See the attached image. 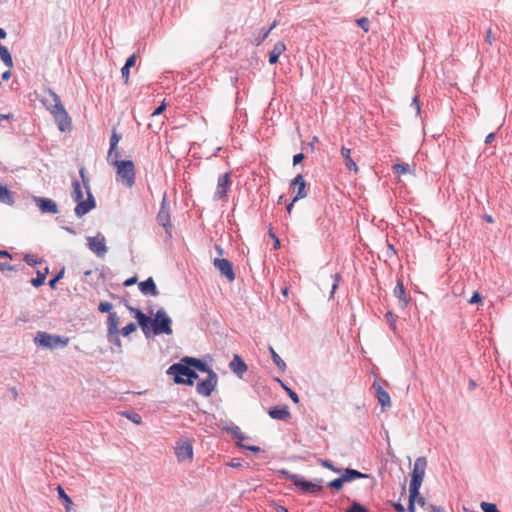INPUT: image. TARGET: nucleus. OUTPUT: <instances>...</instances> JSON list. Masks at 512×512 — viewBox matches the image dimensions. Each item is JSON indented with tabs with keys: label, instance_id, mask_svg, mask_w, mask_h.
Wrapping results in <instances>:
<instances>
[{
	"label": "nucleus",
	"instance_id": "2f4dec72",
	"mask_svg": "<svg viewBox=\"0 0 512 512\" xmlns=\"http://www.w3.org/2000/svg\"><path fill=\"white\" fill-rule=\"evenodd\" d=\"M269 352L271 354L272 360L275 365L283 372L286 369L285 362L281 359V357L276 353L273 347H269Z\"/></svg>",
	"mask_w": 512,
	"mask_h": 512
},
{
	"label": "nucleus",
	"instance_id": "58836bf2",
	"mask_svg": "<svg viewBox=\"0 0 512 512\" xmlns=\"http://www.w3.org/2000/svg\"><path fill=\"white\" fill-rule=\"evenodd\" d=\"M24 261L29 265H36L41 263V260H39L34 254H26L24 256Z\"/></svg>",
	"mask_w": 512,
	"mask_h": 512
},
{
	"label": "nucleus",
	"instance_id": "6ab92c4d",
	"mask_svg": "<svg viewBox=\"0 0 512 512\" xmlns=\"http://www.w3.org/2000/svg\"><path fill=\"white\" fill-rule=\"evenodd\" d=\"M351 153V149L346 147L341 148V155L344 159V165L346 169L358 173L359 167L357 166L356 162L352 159Z\"/></svg>",
	"mask_w": 512,
	"mask_h": 512
},
{
	"label": "nucleus",
	"instance_id": "a211bd4d",
	"mask_svg": "<svg viewBox=\"0 0 512 512\" xmlns=\"http://www.w3.org/2000/svg\"><path fill=\"white\" fill-rule=\"evenodd\" d=\"M139 289L144 295L157 296L158 289L152 277L139 283Z\"/></svg>",
	"mask_w": 512,
	"mask_h": 512
},
{
	"label": "nucleus",
	"instance_id": "338daca9",
	"mask_svg": "<svg viewBox=\"0 0 512 512\" xmlns=\"http://www.w3.org/2000/svg\"><path fill=\"white\" fill-rule=\"evenodd\" d=\"M275 510L277 512H288V510L285 507L280 506V505H275Z\"/></svg>",
	"mask_w": 512,
	"mask_h": 512
},
{
	"label": "nucleus",
	"instance_id": "680f3d73",
	"mask_svg": "<svg viewBox=\"0 0 512 512\" xmlns=\"http://www.w3.org/2000/svg\"><path fill=\"white\" fill-rule=\"evenodd\" d=\"M393 507L399 512H404L405 510L404 506L401 503H394Z\"/></svg>",
	"mask_w": 512,
	"mask_h": 512
},
{
	"label": "nucleus",
	"instance_id": "09e8293b",
	"mask_svg": "<svg viewBox=\"0 0 512 512\" xmlns=\"http://www.w3.org/2000/svg\"><path fill=\"white\" fill-rule=\"evenodd\" d=\"M16 268L12 265H10L9 263L7 262H0V271L1 272H5V271H15Z\"/></svg>",
	"mask_w": 512,
	"mask_h": 512
},
{
	"label": "nucleus",
	"instance_id": "37998d69",
	"mask_svg": "<svg viewBox=\"0 0 512 512\" xmlns=\"http://www.w3.org/2000/svg\"><path fill=\"white\" fill-rule=\"evenodd\" d=\"M112 309V304L109 303V302H101L98 306V310L102 313H107V312H110V310Z\"/></svg>",
	"mask_w": 512,
	"mask_h": 512
},
{
	"label": "nucleus",
	"instance_id": "423d86ee",
	"mask_svg": "<svg viewBox=\"0 0 512 512\" xmlns=\"http://www.w3.org/2000/svg\"><path fill=\"white\" fill-rule=\"evenodd\" d=\"M174 452L179 463H192L194 458L193 442L187 437L179 438L175 443Z\"/></svg>",
	"mask_w": 512,
	"mask_h": 512
},
{
	"label": "nucleus",
	"instance_id": "a19ab883",
	"mask_svg": "<svg viewBox=\"0 0 512 512\" xmlns=\"http://www.w3.org/2000/svg\"><path fill=\"white\" fill-rule=\"evenodd\" d=\"M356 22L365 32L369 31L370 26H369L368 18L362 17V18L358 19Z\"/></svg>",
	"mask_w": 512,
	"mask_h": 512
},
{
	"label": "nucleus",
	"instance_id": "de8ad7c7",
	"mask_svg": "<svg viewBox=\"0 0 512 512\" xmlns=\"http://www.w3.org/2000/svg\"><path fill=\"white\" fill-rule=\"evenodd\" d=\"M485 41L491 46L493 45L495 38L493 37L491 28L486 30Z\"/></svg>",
	"mask_w": 512,
	"mask_h": 512
},
{
	"label": "nucleus",
	"instance_id": "f704fd0d",
	"mask_svg": "<svg viewBox=\"0 0 512 512\" xmlns=\"http://www.w3.org/2000/svg\"><path fill=\"white\" fill-rule=\"evenodd\" d=\"M480 507L482 509L483 512H500L497 508V506L493 503H489V502H482L480 504Z\"/></svg>",
	"mask_w": 512,
	"mask_h": 512
},
{
	"label": "nucleus",
	"instance_id": "864d4df0",
	"mask_svg": "<svg viewBox=\"0 0 512 512\" xmlns=\"http://www.w3.org/2000/svg\"><path fill=\"white\" fill-rule=\"evenodd\" d=\"M333 279H334V283L332 285V291H331L332 294L336 291V289H337V287L339 285V281L341 279L340 274H338V273L334 274L333 275Z\"/></svg>",
	"mask_w": 512,
	"mask_h": 512
},
{
	"label": "nucleus",
	"instance_id": "f8f14e48",
	"mask_svg": "<svg viewBox=\"0 0 512 512\" xmlns=\"http://www.w3.org/2000/svg\"><path fill=\"white\" fill-rule=\"evenodd\" d=\"M213 265L229 282H233L235 280L236 276L233 270V265L228 259L215 258Z\"/></svg>",
	"mask_w": 512,
	"mask_h": 512
},
{
	"label": "nucleus",
	"instance_id": "dca6fc26",
	"mask_svg": "<svg viewBox=\"0 0 512 512\" xmlns=\"http://www.w3.org/2000/svg\"><path fill=\"white\" fill-rule=\"evenodd\" d=\"M121 140V134L113 131L110 138V148L108 151L107 159L112 160L114 157H120V153L118 151V143Z\"/></svg>",
	"mask_w": 512,
	"mask_h": 512
},
{
	"label": "nucleus",
	"instance_id": "69168bd1",
	"mask_svg": "<svg viewBox=\"0 0 512 512\" xmlns=\"http://www.w3.org/2000/svg\"><path fill=\"white\" fill-rule=\"evenodd\" d=\"M10 77H11V72H10L9 70H8V71H6V72H4V73L2 74V79H3L4 81L9 80V79H10Z\"/></svg>",
	"mask_w": 512,
	"mask_h": 512
},
{
	"label": "nucleus",
	"instance_id": "5fc2aeb1",
	"mask_svg": "<svg viewBox=\"0 0 512 512\" xmlns=\"http://www.w3.org/2000/svg\"><path fill=\"white\" fill-rule=\"evenodd\" d=\"M166 103L163 102L158 108H156L154 110V112L152 113V116H157V115H160L165 109H166Z\"/></svg>",
	"mask_w": 512,
	"mask_h": 512
},
{
	"label": "nucleus",
	"instance_id": "393cba45",
	"mask_svg": "<svg viewBox=\"0 0 512 512\" xmlns=\"http://www.w3.org/2000/svg\"><path fill=\"white\" fill-rule=\"evenodd\" d=\"M377 399L381 404L382 408L391 407V400L388 392H386L381 386L377 388Z\"/></svg>",
	"mask_w": 512,
	"mask_h": 512
},
{
	"label": "nucleus",
	"instance_id": "a878e982",
	"mask_svg": "<svg viewBox=\"0 0 512 512\" xmlns=\"http://www.w3.org/2000/svg\"><path fill=\"white\" fill-rule=\"evenodd\" d=\"M0 202L12 205L14 203V199L10 190L0 184Z\"/></svg>",
	"mask_w": 512,
	"mask_h": 512
},
{
	"label": "nucleus",
	"instance_id": "7c9ffc66",
	"mask_svg": "<svg viewBox=\"0 0 512 512\" xmlns=\"http://www.w3.org/2000/svg\"><path fill=\"white\" fill-rule=\"evenodd\" d=\"M393 171L395 174L398 175V177L404 175V174H407V173H413L411 167L409 164H395L393 165L392 167Z\"/></svg>",
	"mask_w": 512,
	"mask_h": 512
},
{
	"label": "nucleus",
	"instance_id": "39448f33",
	"mask_svg": "<svg viewBox=\"0 0 512 512\" xmlns=\"http://www.w3.org/2000/svg\"><path fill=\"white\" fill-rule=\"evenodd\" d=\"M167 373L174 376V381L177 384L192 385L194 380L198 379V375L194 370L181 363L170 366Z\"/></svg>",
	"mask_w": 512,
	"mask_h": 512
},
{
	"label": "nucleus",
	"instance_id": "3c124183",
	"mask_svg": "<svg viewBox=\"0 0 512 512\" xmlns=\"http://www.w3.org/2000/svg\"><path fill=\"white\" fill-rule=\"evenodd\" d=\"M130 68L123 66L121 69V75L124 80V82L127 84L129 82V76H130Z\"/></svg>",
	"mask_w": 512,
	"mask_h": 512
},
{
	"label": "nucleus",
	"instance_id": "2eb2a0df",
	"mask_svg": "<svg viewBox=\"0 0 512 512\" xmlns=\"http://www.w3.org/2000/svg\"><path fill=\"white\" fill-rule=\"evenodd\" d=\"M291 187H297V194L296 196L293 198V202H296L298 201L299 199H303L307 196V192H306V181L304 179V177L299 174L297 175L291 182L290 184Z\"/></svg>",
	"mask_w": 512,
	"mask_h": 512
},
{
	"label": "nucleus",
	"instance_id": "6e6d98bb",
	"mask_svg": "<svg viewBox=\"0 0 512 512\" xmlns=\"http://www.w3.org/2000/svg\"><path fill=\"white\" fill-rule=\"evenodd\" d=\"M303 159H304V154H303V153H298V154L294 155V157H293V164H294V165H297V164H299Z\"/></svg>",
	"mask_w": 512,
	"mask_h": 512
},
{
	"label": "nucleus",
	"instance_id": "8fccbe9b",
	"mask_svg": "<svg viewBox=\"0 0 512 512\" xmlns=\"http://www.w3.org/2000/svg\"><path fill=\"white\" fill-rule=\"evenodd\" d=\"M416 497L409 493V506H408V512H415V502Z\"/></svg>",
	"mask_w": 512,
	"mask_h": 512
},
{
	"label": "nucleus",
	"instance_id": "c03bdc74",
	"mask_svg": "<svg viewBox=\"0 0 512 512\" xmlns=\"http://www.w3.org/2000/svg\"><path fill=\"white\" fill-rule=\"evenodd\" d=\"M283 388L286 390V392L288 393V395L290 396L291 400L294 402V403H299V397L298 395L293 391L291 390L290 388H288L287 386H285L284 384L282 385Z\"/></svg>",
	"mask_w": 512,
	"mask_h": 512
},
{
	"label": "nucleus",
	"instance_id": "72a5a7b5",
	"mask_svg": "<svg viewBox=\"0 0 512 512\" xmlns=\"http://www.w3.org/2000/svg\"><path fill=\"white\" fill-rule=\"evenodd\" d=\"M189 363L197 370L201 371V372H205L207 373V375H209V371H213L212 369H210L205 363H203L201 360L199 359H189Z\"/></svg>",
	"mask_w": 512,
	"mask_h": 512
},
{
	"label": "nucleus",
	"instance_id": "c85d7f7f",
	"mask_svg": "<svg viewBox=\"0 0 512 512\" xmlns=\"http://www.w3.org/2000/svg\"><path fill=\"white\" fill-rule=\"evenodd\" d=\"M346 482H349V481H352V480H355L357 478H367L368 475L366 474H363L357 470H354V469H347L345 471V473L343 474Z\"/></svg>",
	"mask_w": 512,
	"mask_h": 512
},
{
	"label": "nucleus",
	"instance_id": "052dcab7",
	"mask_svg": "<svg viewBox=\"0 0 512 512\" xmlns=\"http://www.w3.org/2000/svg\"><path fill=\"white\" fill-rule=\"evenodd\" d=\"M495 133H489L485 138V143L490 144L495 140Z\"/></svg>",
	"mask_w": 512,
	"mask_h": 512
},
{
	"label": "nucleus",
	"instance_id": "f3484780",
	"mask_svg": "<svg viewBox=\"0 0 512 512\" xmlns=\"http://www.w3.org/2000/svg\"><path fill=\"white\" fill-rule=\"evenodd\" d=\"M294 484L296 485V487L300 488L302 491L309 492V493L318 492L322 488L321 485H319L317 483L306 481V480H303L300 478H296L294 480Z\"/></svg>",
	"mask_w": 512,
	"mask_h": 512
},
{
	"label": "nucleus",
	"instance_id": "4468645a",
	"mask_svg": "<svg viewBox=\"0 0 512 512\" xmlns=\"http://www.w3.org/2000/svg\"><path fill=\"white\" fill-rule=\"evenodd\" d=\"M34 201L42 213H58V206L56 202L50 198L35 197Z\"/></svg>",
	"mask_w": 512,
	"mask_h": 512
},
{
	"label": "nucleus",
	"instance_id": "6e6552de",
	"mask_svg": "<svg viewBox=\"0 0 512 512\" xmlns=\"http://www.w3.org/2000/svg\"><path fill=\"white\" fill-rule=\"evenodd\" d=\"M217 382V374L214 371H209V375H207L205 379H202L197 383V393L204 397L210 396L211 393L214 391Z\"/></svg>",
	"mask_w": 512,
	"mask_h": 512
},
{
	"label": "nucleus",
	"instance_id": "49530a36",
	"mask_svg": "<svg viewBox=\"0 0 512 512\" xmlns=\"http://www.w3.org/2000/svg\"><path fill=\"white\" fill-rule=\"evenodd\" d=\"M482 302V297L479 292L475 291L469 300L470 304H478Z\"/></svg>",
	"mask_w": 512,
	"mask_h": 512
},
{
	"label": "nucleus",
	"instance_id": "412c9836",
	"mask_svg": "<svg viewBox=\"0 0 512 512\" xmlns=\"http://www.w3.org/2000/svg\"><path fill=\"white\" fill-rule=\"evenodd\" d=\"M63 113L64 114L56 113L53 116L58 123L59 129L61 131H66L67 129H69L71 127V120H70V117L65 109H64Z\"/></svg>",
	"mask_w": 512,
	"mask_h": 512
},
{
	"label": "nucleus",
	"instance_id": "20e7f679",
	"mask_svg": "<svg viewBox=\"0 0 512 512\" xmlns=\"http://www.w3.org/2000/svg\"><path fill=\"white\" fill-rule=\"evenodd\" d=\"M426 467L427 460L425 457H418L415 460L409 486V493L413 496H418L419 494V490L425 476Z\"/></svg>",
	"mask_w": 512,
	"mask_h": 512
},
{
	"label": "nucleus",
	"instance_id": "ddd939ff",
	"mask_svg": "<svg viewBox=\"0 0 512 512\" xmlns=\"http://www.w3.org/2000/svg\"><path fill=\"white\" fill-rule=\"evenodd\" d=\"M88 247L97 256L102 257L107 252L104 236L98 235L95 237H88Z\"/></svg>",
	"mask_w": 512,
	"mask_h": 512
},
{
	"label": "nucleus",
	"instance_id": "bb28decb",
	"mask_svg": "<svg viewBox=\"0 0 512 512\" xmlns=\"http://www.w3.org/2000/svg\"><path fill=\"white\" fill-rule=\"evenodd\" d=\"M394 295L396 298H398L404 306L408 304V300L405 296V290L403 283L401 281H398L395 289H394Z\"/></svg>",
	"mask_w": 512,
	"mask_h": 512
},
{
	"label": "nucleus",
	"instance_id": "1a4fd4ad",
	"mask_svg": "<svg viewBox=\"0 0 512 512\" xmlns=\"http://www.w3.org/2000/svg\"><path fill=\"white\" fill-rule=\"evenodd\" d=\"M119 317L116 313H110L107 320V338L109 342L121 347L119 338Z\"/></svg>",
	"mask_w": 512,
	"mask_h": 512
},
{
	"label": "nucleus",
	"instance_id": "603ef678",
	"mask_svg": "<svg viewBox=\"0 0 512 512\" xmlns=\"http://www.w3.org/2000/svg\"><path fill=\"white\" fill-rule=\"evenodd\" d=\"M135 63H136V55L132 54L131 56L128 57L124 66L131 68L135 65Z\"/></svg>",
	"mask_w": 512,
	"mask_h": 512
},
{
	"label": "nucleus",
	"instance_id": "cd10ccee",
	"mask_svg": "<svg viewBox=\"0 0 512 512\" xmlns=\"http://www.w3.org/2000/svg\"><path fill=\"white\" fill-rule=\"evenodd\" d=\"M0 58L7 67L11 68L13 66L12 57L8 49L2 44H0Z\"/></svg>",
	"mask_w": 512,
	"mask_h": 512
},
{
	"label": "nucleus",
	"instance_id": "9d476101",
	"mask_svg": "<svg viewBox=\"0 0 512 512\" xmlns=\"http://www.w3.org/2000/svg\"><path fill=\"white\" fill-rule=\"evenodd\" d=\"M43 103L52 115L56 113L64 114L63 112L65 108L61 103L60 97L52 90H48L46 92V95L43 98Z\"/></svg>",
	"mask_w": 512,
	"mask_h": 512
},
{
	"label": "nucleus",
	"instance_id": "e2e57ef3",
	"mask_svg": "<svg viewBox=\"0 0 512 512\" xmlns=\"http://www.w3.org/2000/svg\"><path fill=\"white\" fill-rule=\"evenodd\" d=\"M0 257L11 259V254L6 250H0Z\"/></svg>",
	"mask_w": 512,
	"mask_h": 512
},
{
	"label": "nucleus",
	"instance_id": "79ce46f5",
	"mask_svg": "<svg viewBox=\"0 0 512 512\" xmlns=\"http://www.w3.org/2000/svg\"><path fill=\"white\" fill-rule=\"evenodd\" d=\"M63 275H64V269H62L53 279H51L49 281V286L52 289H55L57 282L63 277Z\"/></svg>",
	"mask_w": 512,
	"mask_h": 512
},
{
	"label": "nucleus",
	"instance_id": "0e129e2a",
	"mask_svg": "<svg viewBox=\"0 0 512 512\" xmlns=\"http://www.w3.org/2000/svg\"><path fill=\"white\" fill-rule=\"evenodd\" d=\"M416 501L420 506L425 505V499L422 496H420V494H418V497H416Z\"/></svg>",
	"mask_w": 512,
	"mask_h": 512
},
{
	"label": "nucleus",
	"instance_id": "9b49d317",
	"mask_svg": "<svg viewBox=\"0 0 512 512\" xmlns=\"http://www.w3.org/2000/svg\"><path fill=\"white\" fill-rule=\"evenodd\" d=\"M232 184L231 176L229 173H224L218 177L217 180V187L214 192V199L215 200H222L226 199L227 192L230 189V186Z\"/></svg>",
	"mask_w": 512,
	"mask_h": 512
},
{
	"label": "nucleus",
	"instance_id": "f257e3e1",
	"mask_svg": "<svg viewBox=\"0 0 512 512\" xmlns=\"http://www.w3.org/2000/svg\"><path fill=\"white\" fill-rule=\"evenodd\" d=\"M126 308L134 314L141 327L143 333L148 336L152 331L153 334H172L171 319L163 309L156 312L154 319L146 316L141 310L132 307L128 303L125 304Z\"/></svg>",
	"mask_w": 512,
	"mask_h": 512
},
{
	"label": "nucleus",
	"instance_id": "774afa93",
	"mask_svg": "<svg viewBox=\"0 0 512 512\" xmlns=\"http://www.w3.org/2000/svg\"><path fill=\"white\" fill-rule=\"evenodd\" d=\"M273 240H274V248L278 249L280 247V240H279V238L275 237V239H273Z\"/></svg>",
	"mask_w": 512,
	"mask_h": 512
},
{
	"label": "nucleus",
	"instance_id": "7ed1b4c3",
	"mask_svg": "<svg viewBox=\"0 0 512 512\" xmlns=\"http://www.w3.org/2000/svg\"><path fill=\"white\" fill-rule=\"evenodd\" d=\"M108 162L115 168L116 180L126 188H132L135 184L136 170L133 161L120 160V157H114Z\"/></svg>",
	"mask_w": 512,
	"mask_h": 512
},
{
	"label": "nucleus",
	"instance_id": "c756f323",
	"mask_svg": "<svg viewBox=\"0 0 512 512\" xmlns=\"http://www.w3.org/2000/svg\"><path fill=\"white\" fill-rule=\"evenodd\" d=\"M48 272H49L48 267H45L43 272H41V271H37V277H36V278H33V279L31 280V284H32L34 287H39V286L43 285V284H44V282H45L46 275L48 274Z\"/></svg>",
	"mask_w": 512,
	"mask_h": 512
},
{
	"label": "nucleus",
	"instance_id": "b1692460",
	"mask_svg": "<svg viewBox=\"0 0 512 512\" xmlns=\"http://www.w3.org/2000/svg\"><path fill=\"white\" fill-rule=\"evenodd\" d=\"M157 220L166 230L171 227L170 214L164 206L160 208Z\"/></svg>",
	"mask_w": 512,
	"mask_h": 512
},
{
	"label": "nucleus",
	"instance_id": "4c0bfd02",
	"mask_svg": "<svg viewBox=\"0 0 512 512\" xmlns=\"http://www.w3.org/2000/svg\"><path fill=\"white\" fill-rule=\"evenodd\" d=\"M346 512H369V510L360 503L353 502L350 508L346 510Z\"/></svg>",
	"mask_w": 512,
	"mask_h": 512
},
{
	"label": "nucleus",
	"instance_id": "aec40b11",
	"mask_svg": "<svg viewBox=\"0 0 512 512\" xmlns=\"http://www.w3.org/2000/svg\"><path fill=\"white\" fill-rule=\"evenodd\" d=\"M286 51V45L283 41H278L275 43L272 51L269 53V63L276 64L278 62L279 56Z\"/></svg>",
	"mask_w": 512,
	"mask_h": 512
},
{
	"label": "nucleus",
	"instance_id": "bf43d9fd",
	"mask_svg": "<svg viewBox=\"0 0 512 512\" xmlns=\"http://www.w3.org/2000/svg\"><path fill=\"white\" fill-rule=\"evenodd\" d=\"M137 282V277H131L124 281V286H131Z\"/></svg>",
	"mask_w": 512,
	"mask_h": 512
},
{
	"label": "nucleus",
	"instance_id": "5701e85b",
	"mask_svg": "<svg viewBox=\"0 0 512 512\" xmlns=\"http://www.w3.org/2000/svg\"><path fill=\"white\" fill-rule=\"evenodd\" d=\"M269 416L276 420H286L290 418V412L287 407H274L269 410Z\"/></svg>",
	"mask_w": 512,
	"mask_h": 512
},
{
	"label": "nucleus",
	"instance_id": "0eeeda50",
	"mask_svg": "<svg viewBox=\"0 0 512 512\" xmlns=\"http://www.w3.org/2000/svg\"><path fill=\"white\" fill-rule=\"evenodd\" d=\"M34 342L38 346L49 348V349H54L58 346H60V347L67 346L69 343V338L62 337L59 335H52L47 332L39 331V332H37V334L34 338Z\"/></svg>",
	"mask_w": 512,
	"mask_h": 512
},
{
	"label": "nucleus",
	"instance_id": "4d7b16f0",
	"mask_svg": "<svg viewBox=\"0 0 512 512\" xmlns=\"http://www.w3.org/2000/svg\"><path fill=\"white\" fill-rule=\"evenodd\" d=\"M270 33H271V31L269 29L265 30L263 32L262 36L256 41V44L257 45L261 44L269 36Z\"/></svg>",
	"mask_w": 512,
	"mask_h": 512
},
{
	"label": "nucleus",
	"instance_id": "ea45409f",
	"mask_svg": "<svg viewBox=\"0 0 512 512\" xmlns=\"http://www.w3.org/2000/svg\"><path fill=\"white\" fill-rule=\"evenodd\" d=\"M124 415L135 424L142 423V417L138 413H125Z\"/></svg>",
	"mask_w": 512,
	"mask_h": 512
},
{
	"label": "nucleus",
	"instance_id": "e433bc0d",
	"mask_svg": "<svg viewBox=\"0 0 512 512\" xmlns=\"http://www.w3.org/2000/svg\"><path fill=\"white\" fill-rule=\"evenodd\" d=\"M344 482H346V480H345L344 476L342 475L340 478H336V479L332 480L331 482H329V487L336 489V490H340L342 488Z\"/></svg>",
	"mask_w": 512,
	"mask_h": 512
},
{
	"label": "nucleus",
	"instance_id": "13d9d810",
	"mask_svg": "<svg viewBox=\"0 0 512 512\" xmlns=\"http://www.w3.org/2000/svg\"><path fill=\"white\" fill-rule=\"evenodd\" d=\"M386 317H387V319H388V321H389V323H390L391 328H392V329H395V319H394V317H393V314H392L391 312H388V313L386 314Z\"/></svg>",
	"mask_w": 512,
	"mask_h": 512
},
{
	"label": "nucleus",
	"instance_id": "c9c22d12",
	"mask_svg": "<svg viewBox=\"0 0 512 512\" xmlns=\"http://www.w3.org/2000/svg\"><path fill=\"white\" fill-rule=\"evenodd\" d=\"M137 329V326L135 323H129L126 326H124L121 330V334L124 337H128L131 333L135 332Z\"/></svg>",
	"mask_w": 512,
	"mask_h": 512
},
{
	"label": "nucleus",
	"instance_id": "473e14b6",
	"mask_svg": "<svg viewBox=\"0 0 512 512\" xmlns=\"http://www.w3.org/2000/svg\"><path fill=\"white\" fill-rule=\"evenodd\" d=\"M57 493L60 499H62L65 503L66 511L69 512L71 509L73 502L71 498L65 493L64 489L61 486L57 487Z\"/></svg>",
	"mask_w": 512,
	"mask_h": 512
},
{
	"label": "nucleus",
	"instance_id": "4be33fe9",
	"mask_svg": "<svg viewBox=\"0 0 512 512\" xmlns=\"http://www.w3.org/2000/svg\"><path fill=\"white\" fill-rule=\"evenodd\" d=\"M230 368L238 375H242L247 370V365L239 355H234L230 362Z\"/></svg>",
	"mask_w": 512,
	"mask_h": 512
},
{
	"label": "nucleus",
	"instance_id": "f03ea898",
	"mask_svg": "<svg viewBox=\"0 0 512 512\" xmlns=\"http://www.w3.org/2000/svg\"><path fill=\"white\" fill-rule=\"evenodd\" d=\"M87 194V199H84V191L82 185L78 180L72 183L71 197L77 203L75 207V214L78 217H82L92 209L95 208L96 202L91 193L90 187H84Z\"/></svg>",
	"mask_w": 512,
	"mask_h": 512
},
{
	"label": "nucleus",
	"instance_id": "a18cd8bd",
	"mask_svg": "<svg viewBox=\"0 0 512 512\" xmlns=\"http://www.w3.org/2000/svg\"><path fill=\"white\" fill-rule=\"evenodd\" d=\"M80 177L82 179V183L84 187H90L89 186V179L86 176V169L84 167L80 168L79 170Z\"/></svg>",
	"mask_w": 512,
	"mask_h": 512
}]
</instances>
